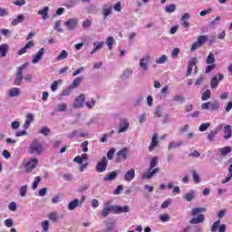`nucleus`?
<instances>
[{
	"label": "nucleus",
	"instance_id": "8fccbe9b",
	"mask_svg": "<svg viewBox=\"0 0 232 232\" xmlns=\"http://www.w3.org/2000/svg\"><path fill=\"white\" fill-rule=\"evenodd\" d=\"M68 108V105L66 103H59L56 106L57 111H66V109Z\"/></svg>",
	"mask_w": 232,
	"mask_h": 232
},
{
	"label": "nucleus",
	"instance_id": "2eb2a0df",
	"mask_svg": "<svg viewBox=\"0 0 232 232\" xmlns=\"http://www.w3.org/2000/svg\"><path fill=\"white\" fill-rule=\"evenodd\" d=\"M159 146V134L154 133L151 139V142L149 146V151H153L155 148Z\"/></svg>",
	"mask_w": 232,
	"mask_h": 232
},
{
	"label": "nucleus",
	"instance_id": "9d476101",
	"mask_svg": "<svg viewBox=\"0 0 232 232\" xmlns=\"http://www.w3.org/2000/svg\"><path fill=\"white\" fill-rule=\"evenodd\" d=\"M79 20L77 18L69 19L64 23V26H66L67 30L72 31L77 28V24Z\"/></svg>",
	"mask_w": 232,
	"mask_h": 232
},
{
	"label": "nucleus",
	"instance_id": "ddd939ff",
	"mask_svg": "<svg viewBox=\"0 0 232 232\" xmlns=\"http://www.w3.org/2000/svg\"><path fill=\"white\" fill-rule=\"evenodd\" d=\"M112 5L111 3H107L103 5L102 13H103V19H107L108 15H111L112 12Z\"/></svg>",
	"mask_w": 232,
	"mask_h": 232
},
{
	"label": "nucleus",
	"instance_id": "3c124183",
	"mask_svg": "<svg viewBox=\"0 0 232 232\" xmlns=\"http://www.w3.org/2000/svg\"><path fill=\"white\" fill-rule=\"evenodd\" d=\"M42 227L44 232H48V229H50V221L48 220L43 221Z\"/></svg>",
	"mask_w": 232,
	"mask_h": 232
},
{
	"label": "nucleus",
	"instance_id": "49530a36",
	"mask_svg": "<svg viewBox=\"0 0 232 232\" xmlns=\"http://www.w3.org/2000/svg\"><path fill=\"white\" fill-rule=\"evenodd\" d=\"M81 81H82V77H78V78L74 79V81L71 84L70 88H72V89L77 88V86H79V84H81Z\"/></svg>",
	"mask_w": 232,
	"mask_h": 232
},
{
	"label": "nucleus",
	"instance_id": "4d7b16f0",
	"mask_svg": "<svg viewBox=\"0 0 232 232\" xmlns=\"http://www.w3.org/2000/svg\"><path fill=\"white\" fill-rule=\"evenodd\" d=\"M39 182H41V177H36L34 181L33 182L32 188L34 190L37 189V186H39Z\"/></svg>",
	"mask_w": 232,
	"mask_h": 232
},
{
	"label": "nucleus",
	"instance_id": "f704fd0d",
	"mask_svg": "<svg viewBox=\"0 0 232 232\" xmlns=\"http://www.w3.org/2000/svg\"><path fill=\"white\" fill-rule=\"evenodd\" d=\"M208 99H211V91L209 89H207L201 96V101H208Z\"/></svg>",
	"mask_w": 232,
	"mask_h": 232
},
{
	"label": "nucleus",
	"instance_id": "9b49d317",
	"mask_svg": "<svg viewBox=\"0 0 232 232\" xmlns=\"http://www.w3.org/2000/svg\"><path fill=\"white\" fill-rule=\"evenodd\" d=\"M130 155V149L122 148L117 152V157L120 160H126Z\"/></svg>",
	"mask_w": 232,
	"mask_h": 232
},
{
	"label": "nucleus",
	"instance_id": "0eeeda50",
	"mask_svg": "<svg viewBox=\"0 0 232 232\" xmlns=\"http://www.w3.org/2000/svg\"><path fill=\"white\" fill-rule=\"evenodd\" d=\"M107 168H108V159H106V157H103L101 160V161L97 163L95 169L98 173H104Z\"/></svg>",
	"mask_w": 232,
	"mask_h": 232
},
{
	"label": "nucleus",
	"instance_id": "864d4df0",
	"mask_svg": "<svg viewBox=\"0 0 232 232\" xmlns=\"http://www.w3.org/2000/svg\"><path fill=\"white\" fill-rule=\"evenodd\" d=\"M215 68H217V64L209 63V65L206 67L205 73H211Z\"/></svg>",
	"mask_w": 232,
	"mask_h": 232
},
{
	"label": "nucleus",
	"instance_id": "a18cd8bd",
	"mask_svg": "<svg viewBox=\"0 0 232 232\" xmlns=\"http://www.w3.org/2000/svg\"><path fill=\"white\" fill-rule=\"evenodd\" d=\"M172 101L174 102H184V101H186V98H184V96L180 95V94H178V95H175L173 98H172Z\"/></svg>",
	"mask_w": 232,
	"mask_h": 232
},
{
	"label": "nucleus",
	"instance_id": "79ce46f5",
	"mask_svg": "<svg viewBox=\"0 0 232 232\" xmlns=\"http://www.w3.org/2000/svg\"><path fill=\"white\" fill-rule=\"evenodd\" d=\"M217 133H218V130H211L210 133L208 134V140H209V142H213L217 137Z\"/></svg>",
	"mask_w": 232,
	"mask_h": 232
},
{
	"label": "nucleus",
	"instance_id": "6ab92c4d",
	"mask_svg": "<svg viewBox=\"0 0 232 232\" xmlns=\"http://www.w3.org/2000/svg\"><path fill=\"white\" fill-rule=\"evenodd\" d=\"M21 95V89L17 87L11 88L7 92V97H19Z\"/></svg>",
	"mask_w": 232,
	"mask_h": 232
},
{
	"label": "nucleus",
	"instance_id": "393cba45",
	"mask_svg": "<svg viewBox=\"0 0 232 232\" xmlns=\"http://www.w3.org/2000/svg\"><path fill=\"white\" fill-rule=\"evenodd\" d=\"M195 195H197V192H195V190H190L188 193L183 195V198L187 202H191V200H194Z\"/></svg>",
	"mask_w": 232,
	"mask_h": 232
},
{
	"label": "nucleus",
	"instance_id": "c756f323",
	"mask_svg": "<svg viewBox=\"0 0 232 232\" xmlns=\"http://www.w3.org/2000/svg\"><path fill=\"white\" fill-rule=\"evenodd\" d=\"M133 75V71L131 69H125L121 73V79L126 80L130 79Z\"/></svg>",
	"mask_w": 232,
	"mask_h": 232
},
{
	"label": "nucleus",
	"instance_id": "603ef678",
	"mask_svg": "<svg viewBox=\"0 0 232 232\" xmlns=\"http://www.w3.org/2000/svg\"><path fill=\"white\" fill-rule=\"evenodd\" d=\"M219 108H220V102H211L210 110H212V111H217V110H218Z\"/></svg>",
	"mask_w": 232,
	"mask_h": 232
},
{
	"label": "nucleus",
	"instance_id": "412c9836",
	"mask_svg": "<svg viewBox=\"0 0 232 232\" xmlns=\"http://www.w3.org/2000/svg\"><path fill=\"white\" fill-rule=\"evenodd\" d=\"M48 12H50V7L45 6L44 7L42 10L38 11V15H42V19L44 21H46V19H48Z\"/></svg>",
	"mask_w": 232,
	"mask_h": 232
},
{
	"label": "nucleus",
	"instance_id": "f8f14e48",
	"mask_svg": "<svg viewBox=\"0 0 232 232\" xmlns=\"http://www.w3.org/2000/svg\"><path fill=\"white\" fill-rule=\"evenodd\" d=\"M46 51L44 50V48H41L35 55L33 56V60H32V63L33 64H37V63H39V61H41V59H43V57L44 56V53Z\"/></svg>",
	"mask_w": 232,
	"mask_h": 232
},
{
	"label": "nucleus",
	"instance_id": "7c9ffc66",
	"mask_svg": "<svg viewBox=\"0 0 232 232\" xmlns=\"http://www.w3.org/2000/svg\"><path fill=\"white\" fill-rule=\"evenodd\" d=\"M183 142L182 140L179 141H171L169 143L168 150H175V148H180L182 146Z\"/></svg>",
	"mask_w": 232,
	"mask_h": 232
},
{
	"label": "nucleus",
	"instance_id": "37998d69",
	"mask_svg": "<svg viewBox=\"0 0 232 232\" xmlns=\"http://www.w3.org/2000/svg\"><path fill=\"white\" fill-rule=\"evenodd\" d=\"M209 39L208 35H200L198 37L197 42L202 46L206 44V42Z\"/></svg>",
	"mask_w": 232,
	"mask_h": 232
},
{
	"label": "nucleus",
	"instance_id": "ea45409f",
	"mask_svg": "<svg viewBox=\"0 0 232 232\" xmlns=\"http://www.w3.org/2000/svg\"><path fill=\"white\" fill-rule=\"evenodd\" d=\"M206 63L207 64H215V54L213 53H209L206 59Z\"/></svg>",
	"mask_w": 232,
	"mask_h": 232
},
{
	"label": "nucleus",
	"instance_id": "774afa93",
	"mask_svg": "<svg viewBox=\"0 0 232 232\" xmlns=\"http://www.w3.org/2000/svg\"><path fill=\"white\" fill-rule=\"evenodd\" d=\"M211 108V102L202 103L201 110H209Z\"/></svg>",
	"mask_w": 232,
	"mask_h": 232
},
{
	"label": "nucleus",
	"instance_id": "680f3d73",
	"mask_svg": "<svg viewBox=\"0 0 232 232\" xmlns=\"http://www.w3.org/2000/svg\"><path fill=\"white\" fill-rule=\"evenodd\" d=\"M113 155H115V149L111 148L107 153L109 160H111L113 159Z\"/></svg>",
	"mask_w": 232,
	"mask_h": 232
},
{
	"label": "nucleus",
	"instance_id": "a211bd4d",
	"mask_svg": "<svg viewBox=\"0 0 232 232\" xmlns=\"http://www.w3.org/2000/svg\"><path fill=\"white\" fill-rule=\"evenodd\" d=\"M121 213H130V206L125 205L124 207H121L115 205V215H121Z\"/></svg>",
	"mask_w": 232,
	"mask_h": 232
},
{
	"label": "nucleus",
	"instance_id": "0e129e2a",
	"mask_svg": "<svg viewBox=\"0 0 232 232\" xmlns=\"http://www.w3.org/2000/svg\"><path fill=\"white\" fill-rule=\"evenodd\" d=\"M211 12H213V9L211 8H208V9H206V10H203L199 13V15L201 17H204L205 15H208V14H211Z\"/></svg>",
	"mask_w": 232,
	"mask_h": 232
},
{
	"label": "nucleus",
	"instance_id": "6e6d98bb",
	"mask_svg": "<svg viewBox=\"0 0 232 232\" xmlns=\"http://www.w3.org/2000/svg\"><path fill=\"white\" fill-rule=\"evenodd\" d=\"M209 126H211V123H209V122L202 123L199 126L198 130H199V131H206L208 130V128H209Z\"/></svg>",
	"mask_w": 232,
	"mask_h": 232
},
{
	"label": "nucleus",
	"instance_id": "338daca9",
	"mask_svg": "<svg viewBox=\"0 0 232 232\" xmlns=\"http://www.w3.org/2000/svg\"><path fill=\"white\" fill-rule=\"evenodd\" d=\"M188 66H190L191 68H193L194 66H197V58H191L188 61Z\"/></svg>",
	"mask_w": 232,
	"mask_h": 232
},
{
	"label": "nucleus",
	"instance_id": "39448f33",
	"mask_svg": "<svg viewBox=\"0 0 232 232\" xmlns=\"http://www.w3.org/2000/svg\"><path fill=\"white\" fill-rule=\"evenodd\" d=\"M24 68H26V64H23L17 68V72L14 81V86H21L23 82V72H24Z\"/></svg>",
	"mask_w": 232,
	"mask_h": 232
},
{
	"label": "nucleus",
	"instance_id": "bb28decb",
	"mask_svg": "<svg viewBox=\"0 0 232 232\" xmlns=\"http://www.w3.org/2000/svg\"><path fill=\"white\" fill-rule=\"evenodd\" d=\"M9 48L10 46L8 44H2L0 45V55H2V57H6V53H8Z\"/></svg>",
	"mask_w": 232,
	"mask_h": 232
},
{
	"label": "nucleus",
	"instance_id": "473e14b6",
	"mask_svg": "<svg viewBox=\"0 0 232 232\" xmlns=\"http://www.w3.org/2000/svg\"><path fill=\"white\" fill-rule=\"evenodd\" d=\"M175 10H177V5L175 4L166 5V7H165L166 14H173V12H175Z\"/></svg>",
	"mask_w": 232,
	"mask_h": 232
},
{
	"label": "nucleus",
	"instance_id": "423d86ee",
	"mask_svg": "<svg viewBox=\"0 0 232 232\" xmlns=\"http://www.w3.org/2000/svg\"><path fill=\"white\" fill-rule=\"evenodd\" d=\"M151 63V55L146 54L140 60V68L142 72H148V65Z\"/></svg>",
	"mask_w": 232,
	"mask_h": 232
},
{
	"label": "nucleus",
	"instance_id": "13d9d810",
	"mask_svg": "<svg viewBox=\"0 0 232 232\" xmlns=\"http://www.w3.org/2000/svg\"><path fill=\"white\" fill-rule=\"evenodd\" d=\"M20 195L22 197H26V192L28 191V187L26 185L20 188Z\"/></svg>",
	"mask_w": 232,
	"mask_h": 232
},
{
	"label": "nucleus",
	"instance_id": "7ed1b4c3",
	"mask_svg": "<svg viewBox=\"0 0 232 232\" xmlns=\"http://www.w3.org/2000/svg\"><path fill=\"white\" fill-rule=\"evenodd\" d=\"M110 213H113L115 215V205H111V201H105L103 203V208L101 215L106 218Z\"/></svg>",
	"mask_w": 232,
	"mask_h": 232
},
{
	"label": "nucleus",
	"instance_id": "09e8293b",
	"mask_svg": "<svg viewBox=\"0 0 232 232\" xmlns=\"http://www.w3.org/2000/svg\"><path fill=\"white\" fill-rule=\"evenodd\" d=\"M82 26L83 30H88L89 28L92 27V20H85L82 22Z\"/></svg>",
	"mask_w": 232,
	"mask_h": 232
},
{
	"label": "nucleus",
	"instance_id": "a878e982",
	"mask_svg": "<svg viewBox=\"0 0 232 232\" xmlns=\"http://www.w3.org/2000/svg\"><path fill=\"white\" fill-rule=\"evenodd\" d=\"M67 139H79V137H84L79 130H73L72 132L67 133Z\"/></svg>",
	"mask_w": 232,
	"mask_h": 232
},
{
	"label": "nucleus",
	"instance_id": "de8ad7c7",
	"mask_svg": "<svg viewBox=\"0 0 232 232\" xmlns=\"http://www.w3.org/2000/svg\"><path fill=\"white\" fill-rule=\"evenodd\" d=\"M220 227V219L215 221L211 227V232H218Z\"/></svg>",
	"mask_w": 232,
	"mask_h": 232
},
{
	"label": "nucleus",
	"instance_id": "20e7f679",
	"mask_svg": "<svg viewBox=\"0 0 232 232\" xmlns=\"http://www.w3.org/2000/svg\"><path fill=\"white\" fill-rule=\"evenodd\" d=\"M37 164H39V160L37 158H31L24 164L25 173H32L35 168H37Z\"/></svg>",
	"mask_w": 232,
	"mask_h": 232
},
{
	"label": "nucleus",
	"instance_id": "c85d7f7f",
	"mask_svg": "<svg viewBox=\"0 0 232 232\" xmlns=\"http://www.w3.org/2000/svg\"><path fill=\"white\" fill-rule=\"evenodd\" d=\"M115 179H117V172L111 171L106 177L103 178V180L105 182H111V180H115Z\"/></svg>",
	"mask_w": 232,
	"mask_h": 232
},
{
	"label": "nucleus",
	"instance_id": "cd10ccee",
	"mask_svg": "<svg viewBox=\"0 0 232 232\" xmlns=\"http://www.w3.org/2000/svg\"><path fill=\"white\" fill-rule=\"evenodd\" d=\"M25 17L24 14H18L13 21H12V25L13 26H17L19 23H23L24 21Z\"/></svg>",
	"mask_w": 232,
	"mask_h": 232
},
{
	"label": "nucleus",
	"instance_id": "dca6fc26",
	"mask_svg": "<svg viewBox=\"0 0 232 232\" xmlns=\"http://www.w3.org/2000/svg\"><path fill=\"white\" fill-rule=\"evenodd\" d=\"M84 101H86V97L84 96V94H81L79 97L75 99L73 107L82 108V105L84 104Z\"/></svg>",
	"mask_w": 232,
	"mask_h": 232
},
{
	"label": "nucleus",
	"instance_id": "4468645a",
	"mask_svg": "<svg viewBox=\"0 0 232 232\" xmlns=\"http://www.w3.org/2000/svg\"><path fill=\"white\" fill-rule=\"evenodd\" d=\"M224 140H229L232 138V126L231 125H225L224 126Z\"/></svg>",
	"mask_w": 232,
	"mask_h": 232
},
{
	"label": "nucleus",
	"instance_id": "bf43d9fd",
	"mask_svg": "<svg viewBox=\"0 0 232 232\" xmlns=\"http://www.w3.org/2000/svg\"><path fill=\"white\" fill-rule=\"evenodd\" d=\"M156 117H162V107L161 106H158L155 109V112H154Z\"/></svg>",
	"mask_w": 232,
	"mask_h": 232
},
{
	"label": "nucleus",
	"instance_id": "69168bd1",
	"mask_svg": "<svg viewBox=\"0 0 232 232\" xmlns=\"http://www.w3.org/2000/svg\"><path fill=\"white\" fill-rule=\"evenodd\" d=\"M160 218L162 222H168L169 221V214H162Z\"/></svg>",
	"mask_w": 232,
	"mask_h": 232
},
{
	"label": "nucleus",
	"instance_id": "f257e3e1",
	"mask_svg": "<svg viewBox=\"0 0 232 232\" xmlns=\"http://www.w3.org/2000/svg\"><path fill=\"white\" fill-rule=\"evenodd\" d=\"M158 164H159V157L155 156L150 160L149 169L142 174L141 176L142 180H150V179H153V177H155V175H157V173L160 171V169L156 168Z\"/></svg>",
	"mask_w": 232,
	"mask_h": 232
},
{
	"label": "nucleus",
	"instance_id": "4c0bfd02",
	"mask_svg": "<svg viewBox=\"0 0 232 232\" xmlns=\"http://www.w3.org/2000/svg\"><path fill=\"white\" fill-rule=\"evenodd\" d=\"M68 57V52L66 50H63L60 54L56 57V61H63Z\"/></svg>",
	"mask_w": 232,
	"mask_h": 232
},
{
	"label": "nucleus",
	"instance_id": "5fc2aeb1",
	"mask_svg": "<svg viewBox=\"0 0 232 232\" xmlns=\"http://www.w3.org/2000/svg\"><path fill=\"white\" fill-rule=\"evenodd\" d=\"M169 90V86L166 85L161 89V96H160V101H162L163 97H166L168 95V92Z\"/></svg>",
	"mask_w": 232,
	"mask_h": 232
},
{
	"label": "nucleus",
	"instance_id": "c9c22d12",
	"mask_svg": "<svg viewBox=\"0 0 232 232\" xmlns=\"http://www.w3.org/2000/svg\"><path fill=\"white\" fill-rule=\"evenodd\" d=\"M165 63H168V56L166 54L156 59V64H164Z\"/></svg>",
	"mask_w": 232,
	"mask_h": 232
},
{
	"label": "nucleus",
	"instance_id": "052dcab7",
	"mask_svg": "<svg viewBox=\"0 0 232 232\" xmlns=\"http://www.w3.org/2000/svg\"><path fill=\"white\" fill-rule=\"evenodd\" d=\"M5 227H12L14 226V220L12 218H7L5 220Z\"/></svg>",
	"mask_w": 232,
	"mask_h": 232
},
{
	"label": "nucleus",
	"instance_id": "f03ea898",
	"mask_svg": "<svg viewBox=\"0 0 232 232\" xmlns=\"http://www.w3.org/2000/svg\"><path fill=\"white\" fill-rule=\"evenodd\" d=\"M43 151H44V147L37 140H33L27 150L30 155H43Z\"/></svg>",
	"mask_w": 232,
	"mask_h": 232
},
{
	"label": "nucleus",
	"instance_id": "aec40b11",
	"mask_svg": "<svg viewBox=\"0 0 232 232\" xmlns=\"http://www.w3.org/2000/svg\"><path fill=\"white\" fill-rule=\"evenodd\" d=\"M106 44L104 42H95L93 44L94 48L91 51V55H93L96 52H99V50H102V48Z\"/></svg>",
	"mask_w": 232,
	"mask_h": 232
},
{
	"label": "nucleus",
	"instance_id": "e433bc0d",
	"mask_svg": "<svg viewBox=\"0 0 232 232\" xmlns=\"http://www.w3.org/2000/svg\"><path fill=\"white\" fill-rule=\"evenodd\" d=\"M48 218L52 222H57L59 220V214L57 212H52L48 215Z\"/></svg>",
	"mask_w": 232,
	"mask_h": 232
},
{
	"label": "nucleus",
	"instance_id": "2f4dec72",
	"mask_svg": "<svg viewBox=\"0 0 232 232\" xmlns=\"http://www.w3.org/2000/svg\"><path fill=\"white\" fill-rule=\"evenodd\" d=\"M206 208H195L191 210V216L197 217V215H200V213H205Z\"/></svg>",
	"mask_w": 232,
	"mask_h": 232
},
{
	"label": "nucleus",
	"instance_id": "58836bf2",
	"mask_svg": "<svg viewBox=\"0 0 232 232\" xmlns=\"http://www.w3.org/2000/svg\"><path fill=\"white\" fill-rule=\"evenodd\" d=\"M191 175L196 184H200V176L197 173V170H191Z\"/></svg>",
	"mask_w": 232,
	"mask_h": 232
},
{
	"label": "nucleus",
	"instance_id": "5701e85b",
	"mask_svg": "<svg viewBox=\"0 0 232 232\" xmlns=\"http://www.w3.org/2000/svg\"><path fill=\"white\" fill-rule=\"evenodd\" d=\"M34 46V42L30 41L28 42L22 49L18 51V55H23L26 53L27 50H30Z\"/></svg>",
	"mask_w": 232,
	"mask_h": 232
},
{
	"label": "nucleus",
	"instance_id": "f3484780",
	"mask_svg": "<svg viewBox=\"0 0 232 232\" xmlns=\"http://www.w3.org/2000/svg\"><path fill=\"white\" fill-rule=\"evenodd\" d=\"M135 179V169H130L124 174V180L126 182H131Z\"/></svg>",
	"mask_w": 232,
	"mask_h": 232
},
{
	"label": "nucleus",
	"instance_id": "4be33fe9",
	"mask_svg": "<svg viewBox=\"0 0 232 232\" xmlns=\"http://www.w3.org/2000/svg\"><path fill=\"white\" fill-rule=\"evenodd\" d=\"M79 206H81V204L79 203V199L78 198H74L73 200L69 202L67 209L69 211H73V209H75V208H79Z\"/></svg>",
	"mask_w": 232,
	"mask_h": 232
},
{
	"label": "nucleus",
	"instance_id": "e2e57ef3",
	"mask_svg": "<svg viewBox=\"0 0 232 232\" xmlns=\"http://www.w3.org/2000/svg\"><path fill=\"white\" fill-rule=\"evenodd\" d=\"M40 133L42 135H49L50 134V129H48V127L44 126L42 128V130H40Z\"/></svg>",
	"mask_w": 232,
	"mask_h": 232
},
{
	"label": "nucleus",
	"instance_id": "a19ab883",
	"mask_svg": "<svg viewBox=\"0 0 232 232\" xmlns=\"http://www.w3.org/2000/svg\"><path fill=\"white\" fill-rule=\"evenodd\" d=\"M96 102H97L95 101V99H91L85 102V106H87V108H89V110H92V108H95Z\"/></svg>",
	"mask_w": 232,
	"mask_h": 232
},
{
	"label": "nucleus",
	"instance_id": "6e6552de",
	"mask_svg": "<svg viewBox=\"0 0 232 232\" xmlns=\"http://www.w3.org/2000/svg\"><path fill=\"white\" fill-rule=\"evenodd\" d=\"M130 129V121L127 119H121L118 128V133H126Z\"/></svg>",
	"mask_w": 232,
	"mask_h": 232
},
{
	"label": "nucleus",
	"instance_id": "1a4fd4ad",
	"mask_svg": "<svg viewBox=\"0 0 232 232\" xmlns=\"http://www.w3.org/2000/svg\"><path fill=\"white\" fill-rule=\"evenodd\" d=\"M220 81H224V74L219 73L218 75L214 76L210 81V88L212 90H216V88H218V83Z\"/></svg>",
	"mask_w": 232,
	"mask_h": 232
},
{
	"label": "nucleus",
	"instance_id": "72a5a7b5",
	"mask_svg": "<svg viewBox=\"0 0 232 232\" xmlns=\"http://www.w3.org/2000/svg\"><path fill=\"white\" fill-rule=\"evenodd\" d=\"M106 44L109 50H113V44H115V38L110 36L106 40Z\"/></svg>",
	"mask_w": 232,
	"mask_h": 232
},
{
	"label": "nucleus",
	"instance_id": "b1692460",
	"mask_svg": "<svg viewBox=\"0 0 232 232\" xmlns=\"http://www.w3.org/2000/svg\"><path fill=\"white\" fill-rule=\"evenodd\" d=\"M202 222H204V215L199 214L197 218H193L192 219H190L188 221L189 224H202Z\"/></svg>",
	"mask_w": 232,
	"mask_h": 232
},
{
	"label": "nucleus",
	"instance_id": "c03bdc74",
	"mask_svg": "<svg viewBox=\"0 0 232 232\" xmlns=\"http://www.w3.org/2000/svg\"><path fill=\"white\" fill-rule=\"evenodd\" d=\"M219 151H220L221 155L226 157V155H228V153H231V147L221 148V149H219Z\"/></svg>",
	"mask_w": 232,
	"mask_h": 232
}]
</instances>
